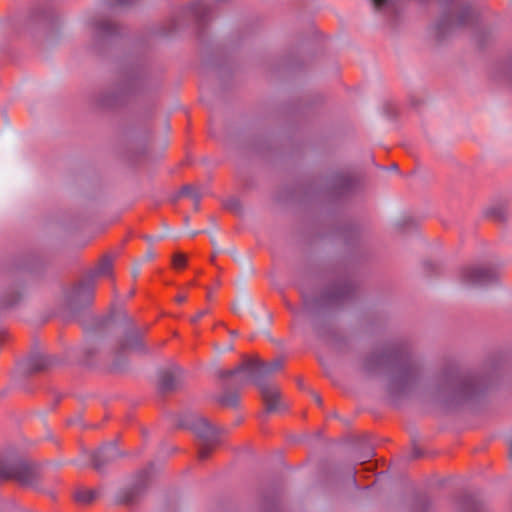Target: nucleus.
<instances>
[{
  "mask_svg": "<svg viewBox=\"0 0 512 512\" xmlns=\"http://www.w3.org/2000/svg\"><path fill=\"white\" fill-rule=\"evenodd\" d=\"M207 313L206 310L199 311L192 319V322H197L200 318H202Z\"/></svg>",
  "mask_w": 512,
  "mask_h": 512,
  "instance_id": "nucleus-15",
  "label": "nucleus"
},
{
  "mask_svg": "<svg viewBox=\"0 0 512 512\" xmlns=\"http://www.w3.org/2000/svg\"><path fill=\"white\" fill-rule=\"evenodd\" d=\"M217 400L222 405L234 406L238 401V396L235 393H223Z\"/></svg>",
  "mask_w": 512,
  "mask_h": 512,
  "instance_id": "nucleus-9",
  "label": "nucleus"
},
{
  "mask_svg": "<svg viewBox=\"0 0 512 512\" xmlns=\"http://www.w3.org/2000/svg\"><path fill=\"white\" fill-rule=\"evenodd\" d=\"M470 17V10L467 7H458L454 3L446 6L437 20V29L440 33L451 32L464 26Z\"/></svg>",
  "mask_w": 512,
  "mask_h": 512,
  "instance_id": "nucleus-2",
  "label": "nucleus"
},
{
  "mask_svg": "<svg viewBox=\"0 0 512 512\" xmlns=\"http://www.w3.org/2000/svg\"><path fill=\"white\" fill-rule=\"evenodd\" d=\"M94 497V492L90 490H81L75 495L76 500L83 503L90 502Z\"/></svg>",
  "mask_w": 512,
  "mask_h": 512,
  "instance_id": "nucleus-11",
  "label": "nucleus"
},
{
  "mask_svg": "<svg viewBox=\"0 0 512 512\" xmlns=\"http://www.w3.org/2000/svg\"><path fill=\"white\" fill-rule=\"evenodd\" d=\"M191 429L202 440L199 457L201 459L207 458L213 445L218 441V430L203 417L195 418L191 424Z\"/></svg>",
  "mask_w": 512,
  "mask_h": 512,
  "instance_id": "nucleus-3",
  "label": "nucleus"
},
{
  "mask_svg": "<svg viewBox=\"0 0 512 512\" xmlns=\"http://www.w3.org/2000/svg\"><path fill=\"white\" fill-rule=\"evenodd\" d=\"M119 456L117 447L110 443L102 446L92 454V462L96 469H101L106 462L114 460Z\"/></svg>",
  "mask_w": 512,
  "mask_h": 512,
  "instance_id": "nucleus-6",
  "label": "nucleus"
},
{
  "mask_svg": "<svg viewBox=\"0 0 512 512\" xmlns=\"http://www.w3.org/2000/svg\"><path fill=\"white\" fill-rule=\"evenodd\" d=\"M113 261L110 257H105L99 263L95 270L96 276H111L112 275Z\"/></svg>",
  "mask_w": 512,
  "mask_h": 512,
  "instance_id": "nucleus-8",
  "label": "nucleus"
},
{
  "mask_svg": "<svg viewBox=\"0 0 512 512\" xmlns=\"http://www.w3.org/2000/svg\"><path fill=\"white\" fill-rule=\"evenodd\" d=\"M315 401L318 403V404H321V399L318 395H315Z\"/></svg>",
  "mask_w": 512,
  "mask_h": 512,
  "instance_id": "nucleus-18",
  "label": "nucleus"
},
{
  "mask_svg": "<svg viewBox=\"0 0 512 512\" xmlns=\"http://www.w3.org/2000/svg\"><path fill=\"white\" fill-rule=\"evenodd\" d=\"M175 300L178 302V303H183L185 300H186V296L185 295H177Z\"/></svg>",
  "mask_w": 512,
  "mask_h": 512,
  "instance_id": "nucleus-16",
  "label": "nucleus"
},
{
  "mask_svg": "<svg viewBox=\"0 0 512 512\" xmlns=\"http://www.w3.org/2000/svg\"><path fill=\"white\" fill-rule=\"evenodd\" d=\"M495 272L487 267H467L462 271V279L466 285L482 286L492 282Z\"/></svg>",
  "mask_w": 512,
  "mask_h": 512,
  "instance_id": "nucleus-5",
  "label": "nucleus"
},
{
  "mask_svg": "<svg viewBox=\"0 0 512 512\" xmlns=\"http://www.w3.org/2000/svg\"><path fill=\"white\" fill-rule=\"evenodd\" d=\"M13 478L28 484L32 479L30 467L18 459H6L0 457V480Z\"/></svg>",
  "mask_w": 512,
  "mask_h": 512,
  "instance_id": "nucleus-4",
  "label": "nucleus"
},
{
  "mask_svg": "<svg viewBox=\"0 0 512 512\" xmlns=\"http://www.w3.org/2000/svg\"><path fill=\"white\" fill-rule=\"evenodd\" d=\"M187 191H188V188H184L182 192L186 193Z\"/></svg>",
  "mask_w": 512,
  "mask_h": 512,
  "instance_id": "nucleus-20",
  "label": "nucleus"
},
{
  "mask_svg": "<svg viewBox=\"0 0 512 512\" xmlns=\"http://www.w3.org/2000/svg\"><path fill=\"white\" fill-rule=\"evenodd\" d=\"M85 289H87L90 294L93 291V287H85L84 285H80L76 290V296L79 297Z\"/></svg>",
  "mask_w": 512,
  "mask_h": 512,
  "instance_id": "nucleus-14",
  "label": "nucleus"
},
{
  "mask_svg": "<svg viewBox=\"0 0 512 512\" xmlns=\"http://www.w3.org/2000/svg\"><path fill=\"white\" fill-rule=\"evenodd\" d=\"M173 264L176 268H182L186 264V258L182 254H176L173 258Z\"/></svg>",
  "mask_w": 512,
  "mask_h": 512,
  "instance_id": "nucleus-12",
  "label": "nucleus"
},
{
  "mask_svg": "<svg viewBox=\"0 0 512 512\" xmlns=\"http://www.w3.org/2000/svg\"><path fill=\"white\" fill-rule=\"evenodd\" d=\"M160 386L164 390H169L174 387V376L171 373H163L160 377Z\"/></svg>",
  "mask_w": 512,
  "mask_h": 512,
  "instance_id": "nucleus-10",
  "label": "nucleus"
},
{
  "mask_svg": "<svg viewBox=\"0 0 512 512\" xmlns=\"http://www.w3.org/2000/svg\"><path fill=\"white\" fill-rule=\"evenodd\" d=\"M395 0H372L377 9H384L392 4Z\"/></svg>",
  "mask_w": 512,
  "mask_h": 512,
  "instance_id": "nucleus-13",
  "label": "nucleus"
},
{
  "mask_svg": "<svg viewBox=\"0 0 512 512\" xmlns=\"http://www.w3.org/2000/svg\"><path fill=\"white\" fill-rule=\"evenodd\" d=\"M134 0H116L119 4L126 5L132 3Z\"/></svg>",
  "mask_w": 512,
  "mask_h": 512,
  "instance_id": "nucleus-17",
  "label": "nucleus"
},
{
  "mask_svg": "<svg viewBox=\"0 0 512 512\" xmlns=\"http://www.w3.org/2000/svg\"><path fill=\"white\" fill-rule=\"evenodd\" d=\"M141 347V337L136 332H130L125 336L124 341L121 343V349H139Z\"/></svg>",
  "mask_w": 512,
  "mask_h": 512,
  "instance_id": "nucleus-7",
  "label": "nucleus"
},
{
  "mask_svg": "<svg viewBox=\"0 0 512 512\" xmlns=\"http://www.w3.org/2000/svg\"><path fill=\"white\" fill-rule=\"evenodd\" d=\"M283 365L280 358L272 362H262L258 357L247 359L240 367L235 370L222 372V378H230L234 385L243 386L249 382H254L260 389L269 412L276 411L279 408V396L275 387L268 384L265 379L270 374L279 370Z\"/></svg>",
  "mask_w": 512,
  "mask_h": 512,
  "instance_id": "nucleus-1",
  "label": "nucleus"
},
{
  "mask_svg": "<svg viewBox=\"0 0 512 512\" xmlns=\"http://www.w3.org/2000/svg\"><path fill=\"white\" fill-rule=\"evenodd\" d=\"M510 457L512 458V440L510 441Z\"/></svg>",
  "mask_w": 512,
  "mask_h": 512,
  "instance_id": "nucleus-19",
  "label": "nucleus"
}]
</instances>
